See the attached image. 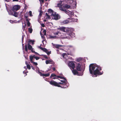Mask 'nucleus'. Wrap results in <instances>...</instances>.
I'll return each instance as SVG.
<instances>
[{
  "instance_id": "obj_35",
  "label": "nucleus",
  "mask_w": 121,
  "mask_h": 121,
  "mask_svg": "<svg viewBox=\"0 0 121 121\" xmlns=\"http://www.w3.org/2000/svg\"><path fill=\"white\" fill-rule=\"evenodd\" d=\"M42 42L43 43V44L44 45H45L46 43V42L45 40H43V41H42Z\"/></svg>"
},
{
  "instance_id": "obj_38",
  "label": "nucleus",
  "mask_w": 121,
  "mask_h": 121,
  "mask_svg": "<svg viewBox=\"0 0 121 121\" xmlns=\"http://www.w3.org/2000/svg\"><path fill=\"white\" fill-rule=\"evenodd\" d=\"M27 24L28 26H30V23L29 21H28L27 22Z\"/></svg>"
},
{
  "instance_id": "obj_33",
  "label": "nucleus",
  "mask_w": 121,
  "mask_h": 121,
  "mask_svg": "<svg viewBox=\"0 0 121 121\" xmlns=\"http://www.w3.org/2000/svg\"><path fill=\"white\" fill-rule=\"evenodd\" d=\"M48 24L50 26H52L53 25V24L52 22H48Z\"/></svg>"
},
{
  "instance_id": "obj_1",
  "label": "nucleus",
  "mask_w": 121,
  "mask_h": 121,
  "mask_svg": "<svg viewBox=\"0 0 121 121\" xmlns=\"http://www.w3.org/2000/svg\"><path fill=\"white\" fill-rule=\"evenodd\" d=\"M101 70V67L95 64H91L89 65V70L90 73L92 74L93 71L94 75H95V76L93 75V77H96L97 74H101L102 73L99 72Z\"/></svg>"
},
{
  "instance_id": "obj_19",
  "label": "nucleus",
  "mask_w": 121,
  "mask_h": 121,
  "mask_svg": "<svg viewBox=\"0 0 121 121\" xmlns=\"http://www.w3.org/2000/svg\"><path fill=\"white\" fill-rule=\"evenodd\" d=\"M70 6L69 5H68L67 4H64V5L63 6V7L65 8H66V9H68L70 8Z\"/></svg>"
},
{
  "instance_id": "obj_15",
  "label": "nucleus",
  "mask_w": 121,
  "mask_h": 121,
  "mask_svg": "<svg viewBox=\"0 0 121 121\" xmlns=\"http://www.w3.org/2000/svg\"><path fill=\"white\" fill-rule=\"evenodd\" d=\"M40 48L43 51H44L45 52H46L47 53V54L48 55H49L51 53V51L48 52V50H47L45 48Z\"/></svg>"
},
{
  "instance_id": "obj_2",
  "label": "nucleus",
  "mask_w": 121,
  "mask_h": 121,
  "mask_svg": "<svg viewBox=\"0 0 121 121\" xmlns=\"http://www.w3.org/2000/svg\"><path fill=\"white\" fill-rule=\"evenodd\" d=\"M48 13L50 15H52V18L53 19L57 20L60 18V17L58 14H56V12H53L51 9H49Z\"/></svg>"
},
{
  "instance_id": "obj_7",
  "label": "nucleus",
  "mask_w": 121,
  "mask_h": 121,
  "mask_svg": "<svg viewBox=\"0 0 121 121\" xmlns=\"http://www.w3.org/2000/svg\"><path fill=\"white\" fill-rule=\"evenodd\" d=\"M77 19H75L73 18H70L68 19L67 20H64L63 21V23L64 24H67L70 22H72L76 21L77 22Z\"/></svg>"
},
{
  "instance_id": "obj_12",
  "label": "nucleus",
  "mask_w": 121,
  "mask_h": 121,
  "mask_svg": "<svg viewBox=\"0 0 121 121\" xmlns=\"http://www.w3.org/2000/svg\"><path fill=\"white\" fill-rule=\"evenodd\" d=\"M65 13L68 15L70 17H72L74 13L72 12H71L68 10H67L65 11Z\"/></svg>"
},
{
  "instance_id": "obj_51",
  "label": "nucleus",
  "mask_w": 121,
  "mask_h": 121,
  "mask_svg": "<svg viewBox=\"0 0 121 121\" xmlns=\"http://www.w3.org/2000/svg\"><path fill=\"white\" fill-rule=\"evenodd\" d=\"M53 70L55 71V68L54 67L53 68Z\"/></svg>"
},
{
  "instance_id": "obj_36",
  "label": "nucleus",
  "mask_w": 121,
  "mask_h": 121,
  "mask_svg": "<svg viewBox=\"0 0 121 121\" xmlns=\"http://www.w3.org/2000/svg\"><path fill=\"white\" fill-rule=\"evenodd\" d=\"M10 22L12 23H14L15 22L14 21H13L12 20H10Z\"/></svg>"
},
{
  "instance_id": "obj_48",
  "label": "nucleus",
  "mask_w": 121,
  "mask_h": 121,
  "mask_svg": "<svg viewBox=\"0 0 121 121\" xmlns=\"http://www.w3.org/2000/svg\"><path fill=\"white\" fill-rule=\"evenodd\" d=\"M31 68L33 70H35V69L34 68V67L33 66H31Z\"/></svg>"
},
{
  "instance_id": "obj_22",
  "label": "nucleus",
  "mask_w": 121,
  "mask_h": 121,
  "mask_svg": "<svg viewBox=\"0 0 121 121\" xmlns=\"http://www.w3.org/2000/svg\"><path fill=\"white\" fill-rule=\"evenodd\" d=\"M26 64L27 65V68L29 69H30L31 68V67L30 65L28 64V62H26Z\"/></svg>"
},
{
  "instance_id": "obj_49",
  "label": "nucleus",
  "mask_w": 121,
  "mask_h": 121,
  "mask_svg": "<svg viewBox=\"0 0 121 121\" xmlns=\"http://www.w3.org/2000/svg\"><path fill=\"white\" fill-rule=\"evenodd\" d=\"M40 35H41V37L42 38H43V35L42 34H41V33H40Z\"/></svg>"
},
{
  "instance_id": "obj_52",
  "label": "nucleus",
  "mask_w": 121,
  "mask_h": 121,
  "mask_svg": "<svg viewBox=\"0 0 121 121\" xmlns=\"http://www.w3.org/2000/svg\"><path fill=\"white\" fill-rule=\"evenodd\" d=\"M59 50H59V49H58V50H57V53H58V54H59V52H58V51H59Z\"/></svg>"
},
{
  "instance_id": "obj_47",
  "label": "nucleus",
  "mask_w": 121,
  "mask_h": 121,
  "mask_svg": "<svg viewBox=\"0 0 121 121\" xmlns=\"http://www.w3.org/2000/svg\"><path fill=\"white\" fill-rule=\"evenodd\" d=\"M5 0L7 1H11L12 0Z\"/></svg>"
},
{
  "instance_id": "obj_17",
  "label": "nucleus",
  "mask_w": 121,
  "mask_h": 121,
  "mask_svg": "<svg viewBox=\"0 0 121 121\" xmlns=\"http://www.w3.org/2000/svg\"><path fill=\"white\" fill-rule=\"evenodd\" d=\"M48 14L47 13H46V15L45 16V18L47 19H50V17L51 16V17H52V15H50L49 14L48 12Z\"/></svg>"
},
{
  "instance_id": "obj_3",
  "label": "nucleus",
  "mask_w": 121,
  "mask_h": 121,
  "mask_svg": "<svg viewBox=\"0 0 121 121\" xmlns=\"http://www.w3.org/2000/svg\"><path fill=\"white\" fill-rule=\"evenodd\" d=\"M64 80H61V82H59L57 83L55 81H51L49 82V83L51 85H53L56 86H57L58 87H60V86L59 85V84H62L64 83H65L66 82V80L65 79H64Z\"/></svg>"
},
{
  "instance_id": "obj_21",
  "label": "nucleus",
  "mask_w": 121,
  "mask_h": 121,
  "mask_svg": "<svg viewBox=\"0 0 121 121\" xmlns=\"http://www.w3.org/2000/svg\"><path fill=\"white\" fill-rule=\"evenodd\" d=\"M58 38V37L56 36H52L50 35L49 36V38L51 39H56Z\"/></svg>"
},
{
  "instance_id": "obj_23",
  "label": "nucleus",
  "mask_w": 121,
  "mask_h": 121,
  "mask_svg": "<svg viewBox=\"0 0 121 121\" xmlns=\"http://www.w3.org/2000/svg\"><path fill=\"white\" fill-rule=\"evenodd\" d=\"M19 14L17 12H14L13 15L14 16L17 17H18Z\"/></svg>"
},
{
  "instance_id": "obj_28",
  "label": "nucleus",
  "mask_w": 121,
  "mask_h": 121,
  "mask_svg": "<svg viewBox=\"0 0 121 121\" xmlns=\"http://www.w3.org/2000/svg\"><path fill=\"white\" fill-rule=\"evenodd\" d=\"M8 13L9 15H13V12H12L11 11H8Z\"/></svg>"
},
{
  "instance_id": "obj_32",
  "label": "nucleus",
  "mask_w": 121,
  "mask_h": 121,
  "mask_svg": "<svg viewBox=\"0 0 121 121\" xmlns=\"http://www.w3.org/2000/svg\"><path fill=\"white\" fill-rule=\"evenodd\" d=\"M34 58H35L36 60H38L39 58V57L36 56H34Z\"/></svg>"
},
{
  "instance_id": "obj_4",
  "label": "nucleus",
  "mask_w": 121,
  "mask_h": 121,
  "mask_svg": "<svg viewBox=\"0 0 121 121\" xmlns=\"http://www.w3.org/2000/svg\"><path fill=\"white\" fill-rule=\"evenodd\" d=\"M57 29L62 31L64 32L67 33L71 30H73V29L71 28H68L64 27H62L58 28Z\"/></svg>"
},
{
  "instance_id": "obj_11",
  "label": "nucleus",
  "mask_w": 121,
  "mask_h": 121,
  "mask_svg": "<svg viewBox=\"0 0 121 121\" xmlns=\"http://www.w3.org/2000/svg\"><path fill=\"white\" fill-rule=\"evenodd\" d=\"M20 6L18 5H15L13 6L12 8V10L14 11H16L19 10L20 8Z\"/></svg>"
},
{
  "instance_id": "obj_43",
  "label": "nucleus",
  "mask_w": 121,
  "mask_h": 121,
  "mask_svg": "<svg viewBox=\"0 0 121 121\" xmlns=\"http://www.w3.org/2000/svg\"><path fill=\"white\" fill-rule=\"evenodd\" d=\"M34 52V53L35 54H37L38 55H39V54L38 53H37V52H35L34 51V52Z\"/></svg>"
},
{
  "instance_id": "obj_20",
  "label": "nucleus",
  "mask_w": 121,
  "mask_h": 121,
  "mask_svg": "<svg viewBox=\"0 0 121 121\" xmlns=\"http://www.w3.org/2000/svg\"><path fill=\"white\" fill-rule=\"evenodd\" d=\"M50 77H53L52 78L54 79L57 78V76L54 74H52Z\"/></svg>"
},
{
  "instance_id": "obj_42",
  "label": "nucleus",
  "mask_w": 121,
  "mask_h": 121,
  "mask_svg": "<svg viewBox=\"0 0 121 121\" xmlns=\"http://www.w3.org/2000/svg\"><path fill=\"white\" fill-rule=\"evenodd\" d=\"M57 78H62V77H60V76H57Z\"/></svg>"
},
{
  "instance_id": "obj_29",
  "label": "nucleus",
  "mask_w": 121,
  "mask_h": 121,
  "mask_svg": "<svg viewBox=\"0 0 121 121\" xmlns=\"http://www.w3.org/2000/svg\"><path fill=\"white\" fill-rule=\"evenodd\" d=\"M30 42H31L32 44H34V41L32 40H30L29 41Z\"/></svg>"
},
{
  "instance_id": "obj_39",
  "label": "nucleus",
  "mask_w": 121,
  "mask_h": 121,
  "mask_svg": "<svg viewBox=\"0 0 121 121\" xmlns=\"http://www.w3.org/2000/svg\"><path fill=\"white\" fill-rule=\"evenodd\" d=\"M29 15L30 16H32V12L31 11H30L29 12Z\"/></svg>"
},
{
  "instance_id": "obj_31",
  "label": "nucleus",
  "mask_w": 121,
  "mask_h": 121,
  "mask_svg": "<svg viewBox=\"0 0 121 121\" xmlns=\"http://www.w3.org/2000/svg\"><path fill=\"white\" fill-rule=\"evenodd\" d=\"M59 33L60 34V33L59 32H56L54 33V34L55 35H58Z\"/></svg>"
},
{
  "instance_id": "obj_10",
  "label": "nucleus",
  "mask_w": 121,
  "mask_h": 121,
  "mask_svg": "<svg viewBox=\"0 0 121 121\" xmlns=\"http://www.w3.org/2000/svg\"><path fill=\"white\" fill-rule=\"evenodd\" d=\"M83 70L82 71V73H79L78 72L75 70L73 69L72 70V73L74 75H77L79 76H82L83 74Z\"/></svg>"
},
{
  "instance_id": "obj_54",
  "label": "nucleus",
  "mask_w": 121,
  "mask_h": 121,
  "mask_svg": "<svg viewBox=\"0 0 121 121\" xmlns=\"http://www.w3.org/2000/svg\"><path fill=\"white\" fill-rule=\"evenodd\" d=\"M26 66H25V67H24V68H25V69H26Z\"/></svg>"
},
{
  "instance_id": "obj_55",
  "label": "nucleus",
  "mask_w": 121,
  "mask_h": 121,
  "mask_svg": "<svg viewBox=\"0 0 121 121\" xmlns=\"http://www.w3.org/2000/svg\"><path fill=\"white\" fill-rule=\"evenodd\" d=\"M23 73H25V72H24V71H23Z\"/></svg>"
},
{
  "instance_id": "obj_30",
  "label": "nucleus",
  "mask_w": 121,
  "mask_h": 121,
  "mask_svg": "<svg viewBox=\"0 0 121 121\" xmlns=\"http://www.w3.org/2000/svg\"><path fill=\"white\" fill-rule=\"evenodd\" d=\"M43 33L44 35H46V31L45 30H44L43 32Z\"/></svg>"
},
{
  "instance_id": "obj_24",
  "label": "nucleus",
  "mask_w": 121,
  "mask_h": 121,
  "mask_svg": "<svg viewBox=\"0 0 121 121\" xmlns=\"http://www.w3.org/2000/svg\"><path fill=\"white\" fill-rule=\"evenodd\" d=\"M30 61L31 63H33V58H34V56H30Z\"/></svg>"
},
{
  "instance_id": "obj_40",
  "label": "nucleus",
  "mask_w": 121,
  "mask_h": 121,
  "mask_svg": "<svg viewBox=\"0 0 121 121\" xmlns=\"http://www.w3.org/2000/svg\"><path fill=\"white\" fill-rule=\"evenodd\" d=\"M45 0V1H47L48 0ZM39 1H40V2H42V3H43L44 2V0H39Z\"/></svg>"
},
{
  "instance_id": "obj_37",
  "label": "nucleus",
  "mask_w": 121,
  "mask_h": 121,
  "mask_svg": "<svg viewBox=\"0 0 121 121\" xmlns=\"http://www.w3.org/2000/svg\"><path fill=\"white\" fill-rule=\"evenodd\" d=\"M32 63L34 65H38V64L37 62H33Z\"/></svg>"
},
{
  "instance_id": "obj_27",
  "label": "nucleus",
  "mask_w": 121,
  "mask_h": 121,
  "mask_svg": "<svg viewBox=\"0 0 121 121\" xmlns=\"http://www.w3.org/2000/svg\"><path fill=\"white\" fill-rule=\"evenodd\" d=\"M63 57L64 58H66L67 57V55L66 53H64L62 54Z\"/></svg>"
},
{
  "instance_id": "obj_44",
  "label": "nucleus",
  "mask_w": 121,
  "mask_h": 121,
  "mask_svg": "<svg viewBox=\"0 0 121 121\" xmlns=\"http://www.w3.org/2000/svg\"><path fill=\"white\" fill-rule=\"evenodd\" d=\"M42 14V13L40 12V13L39 14V16L40 17L41 16Z\"/></svg>"
},
{
  "instance_id": "obj_41",
  "label": "nucleus",
  "mask_w": 121,
  "mask_h": 121,
  "mask_svg": "<svg viewBox=\"0 0 121 121\" xmlns=\"http://www.w3.org/2000/svg\"><path fill=\"white\" fill-rule=\"evenodd\" d=\"M43 57H45L46 59H48V58L47 56L45 55H43Z\"/></svg>"
},
{
  "instance_id": "obj_34",
  "label": "nucleus",
  "mask_w": 121,
  "mask_h": 121,
  "mask_svg": "<svg viewBox=\"0 0 121 121\" xmlns=\"http://www.w3.org/2000/svg\"><path fill=\"white\" fill-rule=\"evenodd\" d=\"M81 60V59L79 58L77 59L76 60V61L78 62H79Z\"/></svg>"
},
{
  "instance_id": "obj_45",
  "label": "nucleus",
  "mask_w": 121,
  "mask_h": 121,
  "mask_svg": "<svg viewBox=\"0 0 121 121\" xmlns=\"http://www.w3.org/2000/svg\"><path fill=\"white\" fill-rule=\"evenodd\" d=\"M51 69V68H50L49 69H48V70H47V72L48 71H50Z\"/></svg>"
},
{
  "instance_id": "obj_50",
  "label": "nucleus",
  "mask_w": 121,
  "mask_h": 121,
  "mask_svg": "<svg viewBox=\"0 0 121 121\" xmlns=\"http://www.w3.org/2000/svg\"><path fill=\"white\" fill-rule=\"evenodd\" d=\"M13 1H18V0H13Z\"/></svg>"
},
{
  "instance_id": "obj_25",
  "label": "nucleus",
  "mask_w": 121,
  "mask_h": 121,
  "mask_svg": "<svg viewBox=\"0 0 121 121\" xmlns=\"http://www.w3.org/2000/svg\"><path fill=\"white\" fill-rule=\"evenodd\" d=\"M70 35L71 38L75 36V34L73 33H72Z\"/></svg>"
},
{
  "instance_id": "obj_53",
  "label": "nucleus",
  "mask_w": 121,
  "mask_h": 121,
  "mask_svg": "<svg viewBox=\"0 0 121 121\" xmlns=\"http://www.w3.org/2000/svg\"><path fill=\"white\" fill-rule=\"evenodd\" d=\"M21 13H20V14L19 15L20 16V17H21Z\"/></svg>"
},
{
  "instance_id": "obj_46",
  "label": "nucleus",
  "mask_w": 121,
  "mask_h": 121,
  "mask_svg": "<svg viewBox=\"0 0 121 121\" xmlns=\"http://www.w3.org/2000/svg\"><path fill=\"white\" fill-rule=\"evenodd\" d=\"M41 26L43 27H44L45 26H44V24H41Z\"/></svg>"
},
{
  "instance_id": "obj_8",
  "label": "nucleus",
  "mask_w": 121,
  "mask_h": 121,
  "mask_svg": "<svg viewBox=\"0 0 121 121\" xmlns=\"http://www.w3.org/2000/svg\"><path fill=\"white\" fill-rule=\"evenodd\" d=\"M27 47H28L29 49L32 52H34L33 49L32 48V47L30 45L28 44H27V45H26L25 46V50L26 51H27Z\"/></svg>"
},
{
  "instance_id": "obj_14",
  "label": "nucleus",
  "mask_w": 121,
  "mask_h": 121,
  "mask_svg": "<svg viewBox=\"0 0 121 121\" xmlns=\"http://www.w3.org/2000/svg\"><path fill=\"white\" fill-rule=\"evenodd\" d=\"M76 68L78 71H81L82 69L79 63H77L76 64Z\"/></svg>"
},
{
  "instance_id": "obj_5",
  "label": "nucleus",
  "mask_w": 121,
  "mask_h": 121,
  "mask_svg": "<svg viewBox=\"0 0 121 121\" xmlns=\"http://www.w3.org/2000/svg\"><path fill=\"white\" fill-rule=\"evenodd\" d=\"M64 4V2L62 1H60L58 3L57 6L59 7L61 11H65V9L63 8L62 7V6L63 7Z\"/></svg>"
},
{
  "instance_id": "obj_26",
  "label": "nucleus",
  "mask_w": 121,
  "mask_h": 121,
  "mask_svg": "<svg viewBox=\"0 0 121 121\" xmlns=\"http://www.w3.org/2000/svg\"><path fill=\"white\" fill-rule=\"evenodd\" d=\"M32 29L31 28H28V31L30 33H32Z\"/></svg>"
},
{
  "instance_id": "obj_9",
  "label": "nucleus",
  "mask_w": 121,
  "mask_h": 121,
  "mask_svg": "<svg viewBox=\"0 0 121 121\" xmlns=\"http://www.w3.org/2000/svg\"><path fill=\"white\" fill-rule=\"evenodd\" d=\"M69 66L71 69H74L75 67V64L72 61H69L68 64Z\"/></svg>"
},
{
  "instance_id": "obj_18",
  "label": "nucleus",
  "mask_w": 121,
  "mask_h": 121,
  "mask_svg": "<svg viewBox=\"0 0 121 121\" xmlns=\"http://www.w3.org/2000/svg\"><path fill=\"white\" fill-rule=\"evenodd\" d=\"M52 45L54 48H59V47L62 46L61 45L56 44H54L52 43Z\"/></svg>"
},
{
  "instance_id": "obj_13",
  "label": "nucleus",
  "mask_w": 121,
  "mask_h": 121,
  "mask_svg": "<svg viewBox=\"0 0 121 121\" xmlns=\"http://www.w3.org/2000/svg\"><path fill=\"white\" fill-rule=\"evenodd\" d=\"M38 73L40 74V75L41 76H44L45 77H48L50 75V74L49 73H48L46 74H42L41 73L38 71Z\"/></svg>"
},
{
  "instance_id": "obj_16",
  "label": "nucleus",
  "mask_w": 121,
  "mask_h": 121,
  "mask_svg": "<svg viewBox=\"0 0 121 121\" xmlns=\"http://www.w3.org/2000/svg\"><path fill=\"white\" fill-rule=\"evenodd\" d=\"M45 63L47 64H54L53 62L51 60H46L45 61Z\"/></svg>"
},
{
  "instance_id": "obj_6",
  "label": "nucleus",
  "mask_w": 121,
  "mask_h": 121,
  "mask_svg": "<svg viewBox=\"0 0 121 121\" xmlns=\"http://www.w3.org/2000/svg\"><path fill=\"white\" fill-rule=\"evenodd\" d=\"M59 37L61 39H70L71 38L70 35L68 34H64L63 35H61Z\"/></svg>"
}]
</instances>
